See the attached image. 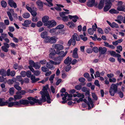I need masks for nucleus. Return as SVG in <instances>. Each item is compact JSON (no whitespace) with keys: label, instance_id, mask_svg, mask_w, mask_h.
<instances>
[{"label":"nucleus","instance_id":"1","mask_svg":"<svg viewBox=\"0 0 125 125\" xmlns=\"http://www.w3.org/2000/svg\"><path fill=\"white\" fill-rule=\"evenodd\" d=\"M47 91H41L40 92V93L42 95L41 98H40V99H36L32 97H29L27 98V99L28 100L30 101V104L31 105H33L35 104V103H38L39 105H42V103H44L46 101V99L44 96L47 93Z\"/></svg>","mask_w":125,"mask_h":125},{"label":"nucleus","instance_id":"2","mask_svg":"<svg viewBox=\"0 0 125 125\" xmlns=\"http://www.w3.org/2000/svg\"><path fill=\"white\" fill-rule=\"evenodd\" d=\"M49 17L47 16H45L42 18V21L43 23V25L47 26L49 28H52L55 26L57 24L56 22L54 20L49 21Z\"/></svg>","mask_w":125,"mask_h":125},{"label":"nucleus","instance_id":"3","mask_svg":"<svg viewBox=\"0 0 125 125\" xmlns=\"http://www.w3.org/2000/svg\"><path fill=\"white\" fill-rule=\"evenodd\" d=\"M119 85L118 83L115 84H112L109 88V93L111 96H114L115 93L118 91V86Z\"/></svg>","mask_w":125,"mask_h":125},{"label":"nucleus","instance_id":"4","mask_svg":"<svg viewBox=\"0 0 125 125\" xmlns=\"http://www.w3.org/2000/svg\"><path fill=\"white\" fill-rule=\"evenodd\" d=\"M13 106L18 105L20 106L21 105H26V106H28L27 105L29 103L30 104V101L26 99H21L18 102L17 101L13 102Z\"/></svg>","mask_w":125,"mask_h":125},{"label":"nucleus","instance_id":"5","mask_svg":"<svg viewBox=\"0 0 125 125\" xmlns=\"http://www.w3.org/2000/svg\"><path fill=\"white\" fill-rule=\"evenodd\" d=\"M54 48L56 50L57 53L59 54H60V56L57 57V59H62V51H60L62 50V45L59 44H56L55 45Z\"/></svg>","mask_w":125,"mask_h":125},{"label":"nucleus","instance_id":"6","mask_svg":"<svg viewBox=\"0 0 125 125\" xmlns=\"http://www.w3.org/2000/svg\"><path fill=\"white\" fill-rule=\"evenodd\" d=\"M50 54H49V57L51 59H54L55 58L54 57V56L56 54H58L57 53V51H56L54 48H51L50 50L49 51Z\"/></svg>","mask_w":125,"mask_h":125},{"label":"nucleus","instance_id":"7","mask_svg":"<svg viewBox=\"0 0 125 125\" xmlns=\"http://www.w3.org/2000/svg\"><path fill=\"white\" fill-rule=\"evenodd\" d=\"M99 57L102 54H105L107 51V49L105 47H99Z\"/></svg>","mask_w":125,"mask_h":125},{"label":"nucleus","instance_id":"8","mask_svg":"<svg viewBox=\"0 0 125 125\" xmlns=\"http://www.w3.org/2000/svg\"><path fill=\"white\" fill-rule=\"evenodd\" d=\"M68 16L70 19H72L73 21L75 23L77 21V20L79 19V17L76 15L72 16L69 15Z\"/></svg>","mask_w":125,"mask_h":125},{"label":"nucleus","instance_id":"9","mask_svg":"<svg viewBox=\"0 0 125 125\" xmlns=\"http://www.w3.org/2000/svg\"><path fill=\"white\" fill-rule=\"evenodd\" d=\"M8 4L11 7H13L14 8L17 7V4L16 3L14 2L13 0H9Z\"/></svg>","mask_w":125,"mask_h":125},{"label":"nucleus","instance_id":"10","mask_svg":"<svg viewBox=\"0 0 125 125\" xmlns=\"http://www.w3.org/2000/svg\"><path fill=\"white\" fill-rule=\"evenodd\" d=\"M31 23V21L29 20H26L24 21V23L22 24V25L26 27H30L29 25Z\"/></svg>","mask_w":125,"mask_h":125},{"label":"nucleus","instance_id":"11","mask_svg":"<svg viewBox=\"0 0 125 125\" xmlns=\"http://www.w3.org/2000/svg\"><path fill=\"white\" fill-rule=\"evenodd\" d=\"M121 55L120 54L118 53H116L115 56V57H117V60L120 63H121V61L124 62L125 63V59L123 58H121Z\"/></svg>","mask_w":125,"mask_h":125},{"label":"nucleus","instance_id":"12","mask_svg":"<svg viewBox=\"0 0 125 125\" xmlns=\"http://www.w3.org/2000/svg\"><path fill=\"white\" fill-rule=\"evenodd\" d=\"M50 32L51 33L55 32L56 35L59 34V35H60L61 34H62V31L59 30L58 31H56V30L55 29V28H53L51 29L50 31Z\"/></svg>","mask_w":125,"mask_h":125},{"label":"nucleus","instance_id":"13","mask_svg":"<svg viewBox=\"0 0 125 125\" xmlns=\"http://www.w3.org/2000/svg\"><path fill=\"white\" fill-rule=\"evenodd\" d=\"M95 0H91V1H88L87 3V5L89 7H92L94 6V4H95Z\"/></svg>","mask_w":125,"mask_h":125},{"label":"nucleus","instance_id":"14","mask_svg":"<svg viewBox=\"0 0 125 125\" xmlns=\"http://www.w3.org/2000/svg\"><path fill=\"white\" fill-rule=\"evenodd\" d=\"M31 79L32 81L31 83H34L39 80L40 79L39 78H36L35 76L33 75L32 74V76L31 77Z\"/></svg>","mask_w":125,"mask_h":125},{"label":"nucleus","instance_id":"15","mask_svg":"<svg viewBox=\"0 0 125 125\" xmlns=\"http://www.w3.org/2000/svg\"><path fill=\"white\" fill-rule=\"evenodd\" d=\"M47 92H46L47 93L44 96L45 97H46L47 98V100H46V101H47V103L48 104H50L51 102L50 101L51 100V98L50 97L48 92V91H47Z\"/></svg>","mask_w":125,"mask_h":125},{"label":"nucleus","instance_id":"16","mask_svg":"<svg viewBox=\"0 0 125 125\" xmlns=\"http://www.w3.org/2000/svg\"><path fill=\"white\" fill-rule=\"evenodd\" d=\"M40 36L42 38L45 39L48 36L47 32L46 31H43L41 34Z\"/></svg>","mask_w":125,"mask_h":125},{"label":"nucleus","instance_id":"17","mask_svg":"<svg viewBox=\"0 0 125 125\" xmlns=\"http://www.w3.org/2000/svg\"><path fill=\"white\" fill-rule=\"evenodd\" d=\"M117 9V10L119 11L125 12V5H122L120 6H118Z\"/></svg>","mask_w":125,"mask_h":125},{"label":"nucleus","instance_id":"18","mask_svg":"<svg viewBox=\"0 0 125 125\" xmlns=\"http://www.w3.org/2000/svg\"><path fill=\"white\" fill-rule=\"evenodd\" d=\"M16 94L14 95V100L15 101H16L17 99H20L22 97V96L21 95V94L19 93V94L17 93V92H16Z\"/></svg>","mask_w":125,"mask_h":125},{"label":"nucleus","instance_id":"19","mask_svg":"<svg viewBox=\"0 0 125 125\" xmlns=\"http://www.w3.org/2000/svg\"><path fill=\"white\" fill-rule=\"evenodd\" d=\"M4 99L3 98H0V106H4L6 105L8 103L7 101H3V100Z\"/></svg>","mask_w":125,"mask_h":125},{"label":"nucleus","instance_id":"20","mask_svg":"<svg viewBox=\"0 0 125 125\" xmlns=\"http://www.w3.org/2000/svg\"><path fill=\"white\" fill-rule=\"evenodd\" d=\"M0 74L1 75L5 76H6V70L3 69H1L0 70Z\"/></svg>","mask_w":125,"mask_h":125},{"label":"nucleus","instance_id":"21","mask_svg":"<svg viewBox=\"0 0 125 125\" xmlns=\"http://www.w3.org/2000/svg\"><path fill=\"white\" fill-rule=\"evenodd\" d=\"M33 67L36 69H39L40 68L41 64L39 62H36L35 63V64L34 65Z\"/></svg>","mask_w":125,"mask_h":125},{"label":"nucleus","instance_id":"22","mask_svg":"<svg viewBox=\"0 0 125 125\" xmlns=\"http://www.w3.org/2000/svg\"><path fill=\"white\" fill-rule=\"evenodd\" d=\"M36 4L38 6L41 8L43 7V2L40 0H38L36 2Z\"/></svg>","mask_w":125,"mask_h":125},{"label":"nucleus","instance_id":"23","mask_svg":"<svg viewBox=\"0 0 125 125\" xmlns=\"http://www.w3.org/2000/svg\"><path fill=\"white\" fill-rule=\"evenodd\" d=\"M105 5L111 8L112 5V2L110 0H107L105 1Z\"/></svg>","mask_w":125,"mask_h":125},{"label":"nucleus","instance_id":"24","mask_svg":"<svg viewBox=\"0 0 125 125\" xmlns=\"http://www.w3.org/2000/svg\"><path fill=\"white\" fill-rule=\"evenodd\" d=\"M1 5L2 7L5 8L7 6V3L5 1L2 0L1 2Z\"/></svg>","mask_w":125,"mask_h":125},{"label":"nucleus","instance_id":"25","mask_svg":"<svg viewBox=\"0 0 125 125\" xmlns=\"http://www.w3.org/2000/svg\"><path fill=\"white\" fill-rule=\"evenodd\" d=\"M22 16L24 18L27 19L30 17V14L29 13L25 12L23 14Z\"/></svg>","mask_w":125,"mask_h":125},{"label":"nucleus","instance_id":"26","mask_svg":"<svg viewBox=\"0 0 125 125\" xmlns=\"http://www.w3.org/2000/svg\"><path fill=\"white\" fill-rule=\"evenodd\" d=\"M104 3L100 1L98 6L97 8L99 10L101 9L104 7Z\"/></svg>","mask_w":125,"mask_h":125},{"label":"nucleus","instance_id":"27","mask_svg":"<svg viewBox=\"0 0 125 125\" xmlns=\"http://www.w3.org/2000/svg\"><path fill=\"white\" fill-rule=\"evenodd\" d=\"M50 39V43L51 44L54 43L56 42V40L54 37H51Z\"/></svg>","mask_w":125,"mask_h":125},{"label":"nucleus","instance_id":"28","mask_svg":"<svg viewBox=\"0 0 125 125\" xmlns=\"http://www.w3.org/2000/svg\"><path fill=\"white\" fill-rule=\"evenodd\" d=\"M56 5L58 7H55L54 8L57 11L61 10L62 9L61 7L62 8V5L57 4Z\"/></svg>","mask_w":125,"mask_h":125},{"label":"nucleus","instance_id":"29","mask_svg":"<svg viewBox=\"0 0 125 125\" xmlns=\"http://www.w3.org/2000/svg\"><path fill=\"white\" fill-rule=\"evenodd\" d=\"M50 38L51 37L50 36H48L44 40V42L45 43H50Z\"/></svg>","mask_w":125,"mask_h":125},{"label":"nucleus","instance_id":"30","mask_svg":"<svg viewBox=\"0 0 125 125\" xmlns=\"http://www.w3.org/2000/svg\"><path fill=\"white\" fill-rule=\"evenodd\" d=\"M71 68V66L68 64V65H67V66L64 68V69L66 72H68L70 70Z\"/></svg>","mask_w":125,"mask_h":125},{"label":"nucleus","instance_id":"31","mask_svg":"<svg viewBox=\"0 0 125 125\" xmlns=\"http://www.w3.org/2000/svg\"><path fill=\"white\" fill-rule=\"evenodd\" d=\"M93 51L95 53H98L99 51V47L98 48L96 46H95L92 49Z\"/></svg>","mask_w":125,"mask_h":125},{"label":"nucleus","instance_id":"32","mask_svg":"<svg viewBox=\"0 0 125 125\" xmlns=\"http://www.w3.org/2000/svg\"><path fill=\"white\" fill-rule=\"evenodd\" d=\"M30 70L27 71L26 72V76L28 78H30L32 76Z\"/></svg>","mask_w":125,"mask_h":125},{"label":"nucleus","instance_id":"33","mask_svg":"<svg viewBox=\"0 0 125 125\" xmlns=\"http://www.w3.org/2000/svg\"><path fill=\"white\" fill-rule=\"evenodd\" d=\"M46 66L48 69H51L52 68L53 66V65L52 64H51L50 62H47L46 65Z\"/></svg>","mask_w":125,"mask_h":125},{"label":"nucleus","instance_id":"34","mask_svg":"<svg viewBox=\"0 0 125 125\" xmlns=\"http://www.w3.org/2000/svg\"><path fill=\"white\" fill-rule=\"evenodd\" d=\"M87 32L90 35H93L94 33V31H93L92 28H89L87 30Z\"/></svg>","mask_w":125,"mask_h":125},{"label":"nucleus","instance_id":"35","mask_svg":"<svg viewBox=\"0 0 125 125\" xmlns=\"http://www.w3.org/2000/svg\"><path fill=\"white\" fill-rule=\"evenodd\" d=\"M92 96L93 98L95 101L97 100L98 98L96 94L94 93H92Z\"/></svg>","mask_w":125,"mask_h":125},{"label":"nucleus","instance_id":"36","mask_svg":"<svg viewBox=\"0 0 125 125\" xmlns=\"http://www.w3.org/2000/svg\"><path fill=\"white\" fill-rule=\"evenodd\" d=\"M111 8V7L105 5L104 8L103 10L104 12H106L108 11Z\"/></svg>","mask_w":125,"mask_h":125},{"label":"nucleus","instance_id":"37","mask_svg":"<svg viewBox=\"0 0 125 125\" xmlns=\"http://www.w3.org/2000/svg\"><path fill=\"white\" fill-rule=\"evenodd\" d=\"M116 93L119 94V96L120 98H122L124 96L123 93L121 91L118 92V90L117 92Z\"/></svg>","mask_w":125,"mask_h":125},{"label":"nucleus","instance_id":"38","mask_svg":"<svg viewBox=\"0 0 125 125\" xmlns=\"http://www.w3.org/2000/svg\"><path fill=\"white\" fill-rule=\"evenodd\" d=\"M42 21H38L36 24V26L38 27H40L42 26L43 25V23Z\"/></svg>","mask_w":125,"mask_h":125},{"label":"nucleus","instance_id":"39","mask_svg":"<svg viewBox=\"0 0 125 125\" xmlns=\"http://www.w3.org/2000/svg\"><path fill=\"white\" fill-rule=\"evenodd\" d=\"M55 28L56 30L59 29V30L62 31V24L58 25Z\"/></svg>","mask_w":125,"mask_h":125},{"label":"nucleus","instance_id":"40","mask_svg":"<svg viewBox=\"0 0 125 125\" xmlns=\"http://www.w3.org/2000/svg\"><path fill=\"white\" fill-rule=\"evenodd\" d=\"M26 93H27L26 91L24 90H21V91H18L17 92V94H21V95H24Z\"/></svg>","mask_w":125,"mask_h":125},{"label":"nucleus","instance_id":"41","mask_svg":"<svg viewBox=\"0 0 125 125\" xmlns=\"http://www.w3.org/2000/svg\"><path fill=\"white\" fill-rule=\"evenodd\" d=\"M2 27L3 29H6V25L3 22H0V28Z\"/></svg>","mask_w":125,"mask_h":125},{"label":"nucleus","instance_id":"42","mask_svg":"<svg viewBox=\"0 0 125 125\" xmlns=\"http://www.w3.org/2000/svg\"><path fill=\"white\" fill-rule=\"evenodd\" d=\"M69 56H68L64 61V63L65 64L68 65L69 64Z\"/></svg>","mask_w":125,"mask_h":125},{"label":"nucleus","instance_id":"43","mask_svg":"<svg viewBox=\"0 0 125 125\" xmlns=\"http://www.w3.org/2000/svg\"><path fill=\"white\" fill-rule=\"evenodd\" d=\"M6 101H7L8 103L6 105H5V106L8 105V107H12L13 106V102H10V103H9V101H8V100H7Z\"/></svg>","mask_w":125,"mask_h":125},{"label":"nucleus","instance_id":"44","mask_svg":"<svg viewBox=\"0 0 125 125\" xmlns=\"http://www.w3.org/2000/svg\"><path fill=\"white\" fill-rule=\"evenodd\" d=\"M114 27L116 28H118L119 27L118 24L114 22H113V25L112 28H114Z\"/></svg>","mask_w":125,"mask_h":125},{"label":"nucleus","instance_id":"45","mask_svg":"<svg viewBox=\"0 0 125 125\" xmlns=\"http://www.w3.org/2000/svg\"><path fill=\"white\" fill-rule=\"evenodd\" d=\"M35 63L33 60H30L29 62V64L30 65L29 66H32L35 64Z\"/></svg>","mask_w":125,"mask_h":125},{"label":"nucleus","instance_id":"46","mask_svg":"<svg viewBox=\"0 0 125 125\" xmlns=\"http://www.w3.org/2000/svg\"><path fill=\"white\" fill-rule=\"evenodd\" d=\"M88 101L90 103V104L91 105V107L93 108L94 106V102L91 98H89L88 99Z\"/></svg>","mask_w":125,"mask_h":125},{"label":"nucleus","instance_id":"47","mask_svg":"<svg viewBox=\"0 0 125 125\" xmlns=\"http://www.w3.org/2000/svg\"><path fill=\"white\" fill-rule=\"evenodd\" d=\"M20 74L21 76L24 77L26 76V72L24 71H22L21 72Z\"/></svg>","mask_w":125,"mask_h":125},{"label":"nucleus","instance_id":"48","mask_svg":"<svg viewBox=\"0 0 125 125\" xmlns=\"http://www.w3.org/2000/svg\"><path fill=\"white\" fill-rule=\"evenodd\" d=\"M82 88V86L79 85H77L74 87V88L77 90H79L81 89Z\"/></svg>","mask_w":125,"mask_h":125},{"label":"nucleus","instance_id":"49","mask_svg":"<svg viewBox=\"0 0 125 125\" xmlns=\"http://www.w3.org/2000/svg\"><path fill=\"white\" fill-rule=\"evenodd\" d=\"M41 73V72L38 70L35 71L34 72V74L36 76H38Z\"/></svg>","mask_w":125,"mask_h":125},{"label":"nucleus","instance_id":"50","mask_svg":"<svg viewBox=\"0 0 125 125\" xmlns=\"http://www.w3.org/2000/svg\"><path fill=\"white\" fill-rule=\"evenodd\" d=\"M1 49L3 51L5 52H7L8 51V48L5 47V46H3L1 47Z\"/></svg>","mask_w":125,"mask_h":125},{"label":"nucleus","instance_id":"51","mask_svg":"<svg viewBox=\"0 0 125 125\" xmlns=\"http://www.w3.org/2000/svg\"><path fill=\"white\" fill-rule=\"evenodd\" d=\"M49 87V85L48 84H46L45 86L43 87L42 90L43 91H47V90Z\"/></svg>","mask_w":125,"mask_h":125},{"label":"nucleus","instance_id":"52","mask_svg":"<svg viewBox=\"0 0 125 125\" xmlns=\"http://www.w3.org/2000/svg\"><path fill=\"white\" fill-rule=\"evenodd\" d=\"M116 53L115 51H112L111 52H110V55L112 56L115 57Z\"/></svg>","mask_w":125,"mask_h":125},{"label":"nucleus","instance_id":"53","mask_svg":"<svg viewBox=\"0 0 125 125\" xmlns=\"http://www.w3.org/2000/svg\"><path fill=\"white\" fill-rule=\"evenodd\" d=\"M94 84L97 86L98 87H99L100 86V85L99 84V82L98 80H95L94 82Z\"/></svg>","mask_w":125,"mask_h":125},{"label":"nucleus","instance_id":"54","mask_svg":"<svg viewBox=\"0 0 125 125\" xmlns=\"http://www.w3.org/2000/svg\"><path fill=\"white\" fill-rule=\"evenodd\" d=\"M32 15L33 17H35L37 14V13L36 11H33L32 10L30 12Z\"/></svg>","mask_w":125,"mask_h":125},{"label":"nucleus","instance_id":"55","mask_svg":"<svg viewBox=\"0 0 125 125\" xmlns=\"http://www.w3.org/2000/svg\"><path fill=\"white\" fill-rule=\"evenodd\" d=\"M14 87L18 90H21V87L18 85H14Z\"/></svg>","mask_w":125,"mask_h":125},{"label":"nucleus","instance_id":"56","mask_svg":"<svg viewBox=\"0 0 125 125\" xmlns=\"http://www.w3.org/2000/svg\"><path fill=\"white\" fill-rule=\"evenodd\" d=\"M46 61L45 59H43L42 60H40L39 61V63L43 65L45 64L46 63Z\"/></svg>","mask_w":125,"mask_h":125},{"label":"nucleus","instance_id":"57","mask_svg":"<svg viewBox=\"0 0 125 125\" xmlns=\"http://www.w3.org/2000/svg\"><path fill=\"white\" fill-rule=\"evenodd\" d=\"M73 95L71 94H69L68 96V98H67V100L68 101H71L72 100V97H73Z\"/></svg>","mask_w":125,"mask_h":125},{"label":"nucleus","instance_id":"58","mask_svg":"<svg viewBox=\"0 0 125 125\" xmlns=\"http://www.w3.org/2000/svg\"><path fill=\"white\" fill-rule=\"evenodd\" d=\"M9 93L10 94H13L14 92V88L13 87H12L10 88L9 90Z\"/></svg>","mask_w":125,"mask_h":125},{"label":"nucleus","instance_id":"59","mask_svg":"<svg viewBox=\"0 0 125 125\" xmlns=\"http://www.w3.org/2000/svg\"><path fill=\"white\" fill-rule=\"evenodd\" d=\"M78 80L80 82L83 83L85 81V79L83 77H81Z\"/></svg>","mask_w":125,"mask_h":125},{"label":"nucleus","instance_id":"60","mask_svg":"<svg viewBox=\"0 0 125 125\" xmlns=\"http://www.w3.org/2000/svg\"><path fill=\"white\" fill-rule=\"evenodd\" d=\"M86 52L88 53H91L92 52V49L90 48H88L86 50Z\"/></svg>","mask_w":125,"mask_h":125},{"label":"nucleus","instance_id":"61","mask_svg":"<svg viewBox=\"0 0 125 125\" xmlns=\"http://www.w3.org/2000/svg\"><path fill=\"white\" fill-rule=\"evenodd\" d=\"M69 19L68 16H63V21H67Z\"/></svg>","mask_w":125,"mask_h":125},{"label":"nucleus","instance_id":"62","mask_svg":"<svg viewBox=\"0 0 125 125\" xmlns=\"http://www.w3.org/2000/svg\"><path fill=\"white\" fill-rule=\"evenodd\" d=\"M19 67V65L18 63H15V64H13V68L14 69L16 70L17 69H18Z\"/></svg>","mask_w":125,"mask_h":125},{"label":"nucleus","instance_id":"63","mask_svg":"<svg viewBox=\"0 0 125 125\" xmlns=\"http://www.w3.org/2000/svg\"><path fill=\"white\" fill-rule=\"evenodd\" d=\"M116 79L114 78H113L112 79L109 78V81L110 82L115 83L116 82Z\"/></svg>","mask_w":125,"mask_h":125},{"label":"nucleus","instance_id":"64","mask_svg":"<svg viewBox=\"0 0 125 125\" xmlns=\"http://www.w3.org/2000/svg\"><path fill=\"white\" fill-rule=\"evenodd\" d=\"M97 31L99 33L101 34H103L104 33L103 31L102 28H98Z\"/></svg>","mask_w":125,"mask_h":125}]
</instances>
